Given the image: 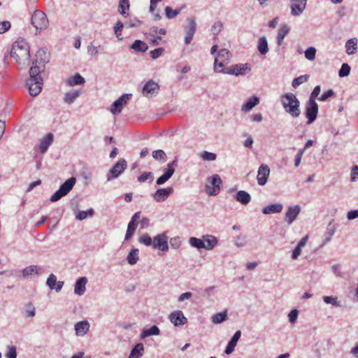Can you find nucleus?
Wrapping results in <instances>:
<instances>
[{
	"label": "nucleus",
	"mask_w": 358,
	"mask_h": 358,
	"mask_svg": "<svg viewBox=\"0 0 358 358\" xmlns=\"http://www.w3.org/2000/svg\"><path fill=\"white\" fill-rule=\"evenodd\" d=\"M223 24L220 21L215 22L212 27H211V31L213 35L216 36L217 35L222 29Z\"/></svg>",
	"instance_id": "57"
},
{
	"label": "nucleus",
	"mask_w": 358,
	"mask_h": 358,
	"mask_svg": "<svg viewBox=\"0 0 358 358\" xmlns=\"http://www.w3.org/2000/svg\"><path fill=\"white\" fill-rule=\"evenodd\" d=\"M227 316V310L218 313L213 315L211 321L214 324H220L226 320Z\"/></svg>",
	"instance_id": "40"
},
{
	"label": "nucleus",
	"mask_w": 358,
	"mask_h": 358,
	"mask_svg": "<svg viewBox=\"0 0 358 358\" xmlns=\"http://www.w3.org/2000/svg\"><path fill=\"white\" fill-rule=\"evenodd\" d=\"M283 209V206L280 203H276L268 205L263 208L262 213L265 215L280 213Z\"/></svg>",
	"instance_id": "24"
},
{
	"label": "nucleus",
	"mask_w": 358,
	"mask_h": 358,
	"mask_svg": "<svg viewBox=\"0 0 358 358\" xmlns=\"http://www.w3.org/2000/svg\"><path fill=\"white\" fill-rule=\"evenodd\" d=\"M189 243L192 247H194L198 250L203 249L205 247V243H203V237L201 238L191 237L189 239Z\"/></svg>",
	"instance_id": "39"
},
{
	"label": "nucleus",
	"mask_w": 358,
	"mask_h": 358,
	"mask_svg": "<svg viewBox=\"0 0 358 358\" xmlns=\"http://www.w3.org/2000/svg\"><path fill=\"white\" fill-rule=\"evenodd\" d=\"M153 335H157V325H153L149 329H144L141 332V338L144 339Z\"/></svg>",
	"instance_id": "44"
},
{
	"label": "nucleus",
	"mask_w": 358,
	"mask_h": 358,
	"mask_svg": "<svg viewBox=\"0 0 358 358\" xmlns=\"http://www.w3.org/2000/svg\"><path fill=\"white\" fill-rule=\"evenodd\" d=\"M138 259V250L136 248L131 249L127 257V260L131 265L136 264Z\"/></svg>",
	"instance_id": "37"
},
{
	"label": "nucleus",
	"mask_w": 358,
	"mask_h": 358,
	"mask_svg": "<svg viewBox=\"0 0 358 358\" xmlns=\"http://www.w3.org/2000/svg\"><path fill=\"white\" fill-rule=\"evenodd\" d=\"M6 358H17V349L14 345L7 347V352L5 355Z\"/></svg>",
	"instance_id": "56"
},
{
	"label": "nucleus",
	"mask_w": 358,
	"mask_h": 358,
	"mask_svg": "<svg viewBox=\"0 0 358 358\" xmlns=\"http://www.w3.org/2000/svg\"><path fill=\"white\" fill-rule=\"evenodd\" d=\"M168 249V241L166 240H162L159 236H158V250L166 252Z\"/></svg>",
	"instance_id": "60"
},
{
	"label": "nucleus",
	"mask_w": 358,
	"mask_h": 358,
	"mask_svg": "<svg viewBox=\"0 0 358 358\" xmlns=\"http://www.w3.org/2000/svg\"><path fill=\"white\" fill-rule=\"evenodd\" d=\"M173 192V188L172 187L158 189V202L164 201Z\"/></svg>",
	"instance_id": "29"
},
{
	"label": "nucleus",
	"mask_w": 358,
	"mask_h": 358,
	"mask_svg": "<svg viewBox=\"0 0 358 358\" xmlns=\"http://www.w3.org/2000/svg\"><path fill=\"white\" fill-rule=\"evenodd\" d=\"M203 243H205L204 249L207 250H213L217 244V239L213 235H203Z\"/></svg>",
	"instance_id": "26"
},
{
	"label": "nucleus",
	"mask_w": 358,
	"mask_h": 358,
	"mask_svg": "<svg viewBox=\"0 0 358 358\" xmlns=\"http://www.w3.org/2000/svg\"><path fill=\"white\" fill-rule=\"evenodd\" d=\"M201 158L204 161H215L216 159L217 155L215 153L210 152L208 151H203L200 154Z\"/></svg>",
	"instance_id": "52"
},
{
	"label": "nucleus",
	"mask_w": 358,
	"mask_h": 358,
	"mask_svg": "<svg viewBox=\"0 0 358 358\" xmlns=\"http://www.w3.org/2000/svg\"><path fill=\"white\" fill-rule=\"evenodd\" d=\"M301 208L299 205L290 206L285 214L284 220L287 224H292L297 218Z\"/></svg>",
	"instance_id": "13"
},
{
	"label": "nucleus",
	"mask_w": 358,
	"mask_h": 358,
	"mask_svg": "<svg viewBox=\"0 0 358 358\" xmlns=\"http://www.w3.org/2000/svg\"><path fill=\"white\" fill-rule=\"evenodd\" d=\"M138 241L147 246L152 245L154 248H157V236L152 239L149 235L145 234L140 236Z\"/></svg>",
	"instance_id": "30"
},
{
	"label": "nucleus",
	"mask_w": 358,
	"mask_h": 358,
	"mask_svg": "<svg viewBox=\"0 0 358 358\" xmlns=\"http://www.w3.org/2000/svg\"><path fill=\"white\" fill-rule=\"evenodd\" d=\"M156 89L157 83L153 80H150L144 85L142 89V94L147 98H151L154 96Z\"/></svg>",
	"instance_id": "19"
},
{
	"label": "nucleus",
	"mask_w": 358,
	"mask_h": 358,
	"mask_svg": "<svg viewBox=\"0 0 358 358\" xmlns=\"http://www.w3.org/2000/svg\"><path fill=\"white\" fill-rule=\"evenodd\" d=\"M188 24L185 27V43L189 44L193 39L194 35L196 30V23L192 18H188Z\"/></svg>",
	"instance_id": "14"
},
{
	"label": "nucleus",
	"mask_w": 358,
	"mask_h": 358,
	"mask_svg": "<svg viewBox=\"0 0 358 358\" xmlns=\"http://www.w3.org/2000/svg\"><path fill=\"white\" fill-rule=\"evenodd\" d=\"M251 71L250 65L245 64H237L231 65L225 69L224 73L234 76H243Z\"/></svg>",
	"instance_id": "6"
},
{
	"label": "nucleus",
	"mask_w": 358,
	"mask_h": 358,
	"mask_svg": "<svg viewBox=\"0 0 358 358\" xmlns=\"http://www.w3.org/2000/svg\"><path fill=\"white\" fill-rule=\"evenodd\" d=\"M291 14L293 16H299L305 10L307 0H290Z\"/></svg>",
	"instance_id": "16"
},
{
	"label": "nucleus",
	"mask_w": 358,
	"mask_h": 358,
	"mask_svg": "<svg viewBox=\"0 0 358 358\" xmlns=\"http://www.w3.org/2000/svg\"><path fill=\"white\" fill-rule=\"evenodd\" d=\"M87 53L92 57H96L99 54L98 47L91 43L87 46Z\"/></svg>",
	"instance_id": "63"
},
{
	"label": "nucleus",
	"mask_w": 358,
	"mask_h": 358,
	"mask_svg": "<svg viewBox=\"0 0 358 358\" xmlns=\"http://www.w3.org/2000/svg\"><path fill=\"white\" fill-rule=\"evenodd\" d=\"M87 279L86 277H81L78 278L74 286V293L77 295L82 296L84 294L86 290V284Z\"/></svg>",
	"instance_id": "21"
},
{
	"label": "nucleus",
	"mask_w": 358,
	"mask_h": 358,
	"mask_svg": "<svg viewBox=\"0 0 358 358\" xmlns=\"http://www.w3.org/2000/svg\"><path fill=\"white\" fill-rule=\"evenodd\" d=\"M305 116L308 119L307 124H310L317 118L318 113V105L316 101H308L306 104Z\"/></svg>",
	"instance_id": "7"
},
{
	"label": "nucleus",
	"mask_w": 358,
	"mask_h": 358,
	"mask_svg": "<svg viewBox=\"0 0 358 358\" xmlns=\"http://www.w3.org/2000/svg\"><path fill=\"white\" fill-rule=\"evenodd\" d=\"M131 96V94H124L111 105L110 111L113 115L121 113L124 105H125Z\"/></svg>",
	"instance_id": "11"
},
{
	"label": "nucleus",
	"mask_w": 358,
	"mask_h": 358,
	"mask_svg": "<svg viewBox=\"0 0 358 358\" xmlns=\"http://www.w3.org/2000/svg\"><path fill=\"white\" fill-rule=\"evenodd\" d=\"M222 180L217 174H214L206 179L205 185L206 193L209 196H216L221 189Z\"/></svg>",
	"instance_id": "5"
},
{
	"label": "nucleus",
	"mask_w": 358,
	"mask_h": 358,
	"mask_svg": "<svg viewBox=\"0 0 358 358\" xmlns=\"http://www.w3.org/2000/svg\"><path fill=\"white\" fill-rule=\"evenodd\" d=\"M176 165L177 159H175L173 161L169 163L166 167L162 169L164 173L161 176L158 177V185L165 183L171 178L175 172V166Z\"/></svg>",
	"instance_id": "9"
},
{
	"label": "nucleus",
	"mask_w": 358,
	"mask_h": 358,
	"mask_svg": "<svg viewBox=\"0 0 358 358\" xmlns=\"http://www.w3.org/2000/svg\"><path fill=\"white\" fill-rule=\"evenodd\" d=\"M127 166V163L124 159H120L110 169L109 175L107 177L108 180L117 178L120 176Z\"/></svg>",
	"instance_id": "8"
},
{
	"label": "nucleus",
	"mask_w": 358,
	"mask_h": 358,
	"mask_svg": "<svg viewBox=\"0 0 358 358\" xmlns=\"http://www.w3.org/2000/svg\"><path fill=\"white\" fill-rule=\"evenodd\" d=\"M235 199L243 205H248L251 201V196L244 190H239L236 193Z\"/></svg>",
	"instance_id": "28"
},
{
	"label": "nucleus",
	"mask_w": 358,
	"mask_h": 358,
	"mask_svg": "<svg viewBox=\"0 0 358 358\" xmlns=\"http://www.w3.org/2000/svg\"><path fill=\"white\" fill-rule=\"evenodd\" d=\"M304 54L308 60L313 61L315 59L316 49L314 47H309L305 50Z\"/></svg>",
	"instance_id": "53"
},
{
	"label": "nucleus",
	"mask_w": 358,
	"mask_h": 358,
	"mask_svg": "<svg viewBox=\"0 0 358 358\" xmlns=\"http://www.w3.org/2000/svg\"><path fill=\"white\" fill-rule=\"evenodd\" d=\"M346 52L348 55H352L355 53L357 50V41L355 38L348 40L345 44Z\"/></svg>",
	"instance_id": "42"
},
{
	"label": "nucleus",
	"mask_w": 358,
	"mask_h": 358,
	"mask_svg": "<svg viewBox=\"0 0 358 358\" xmlns=\"http://www.w3.org/2000/svg\"><path fill=\"white\" fill-rule=\"evenodd\" d=\"M336 225L334 224H333L332 221H331L327 227V230H326V233H325L326 237L322 243V245L327 244V243H329L331 241L332 236L334 235V234L336 232Z\"/></svg>",
	"instance_id": "31"
},
{
	"label": "nucleus",
	"mask_w": 358,
	"mask_h": 358,
	"mask_svg": "<svg viewBox=\"0 0 358 358\" xmlns=\"http://www.w3.org/2000/svg\"><path fill=\"white\" fill-rule=\"evenodd\" d=\"M41 268L36 265H31L26 267L22 271V277L24 278H31L34 275H38L41 273Z\"/></svg>",
	"instance_id": "20"
},
{
	"label": "nucleus",
	"mask_w": 358,
	"mask_h": 358,
	"mask_svg": "<svg viewBox=\"0 0 358 358\" xmlns=\"http://www.w3.org/2000/svg\"><path fill=\"white\" fill-rule=\"evenodd\" d=\"M257 49L263 55H266L268 52V42L265 36H262L259 38Z\"/></svg>",
	"instance_id": "35"
},
{
	"label": "nucleus",
	"mask_w": 358,
	"mask_h": 358,
	"mask_svg": "<svg viewBox=\"0 0 358 358\" xmlns=\"http://www.w3.org/2000/svg\"><path fill=\"white\" fill-rule=\"evenodd\" d=\"M248 236L246 235H240L236 237L234 244L238 248H242L247 244Z\"/></svg>",
	"instance_id": "51"
},
{
	"label": "nucleus",
	"mask_w": 358,
	"mask_h": 358,
	"mask_svg": "<svg viewBox=\"0 0 358 358\" xmlns=\"http://www.w3.org/2000/svg\"><path fill=\"white\" fill-rule=\"evenodd\" d=\"M53 138V134L49 133L41 141L39 149L42 153H45L48 147L52 143Z\"/></svg>",
	"instance_id": "27"
},
{
	"label": "nucleus",
	"mask_w": 358,
	"mask_h": 358,
	"mask_svg": "<svg viewBox=\"0 0 358 358\" xmlns=\"http://www.w3.org/2000/svg\"><path fill=\"white\" fill-rule=\"evenodd\" d=\"M169 317L175 327L182 326L187 322V317L181 310H176L171 313Z\"/></svg>",
	"instance_id": "15"
},
{
	"label": "nucleus",
	"mask_w": 358,
	"mask_h": 358,
	"mask_svg": "<svg viewBox=\"0 0 358 358\" xmlns=\"http://www.w3.org/2000/svg\"><path fill=\"white\" fill-rule=\"evenodd\" d=\"M289 31V28L286 25H282L280 29L278 30V36H277V43L278 45H280L285 37V36Z\"/></svg>",
	"instance_id": "38"
},
{
	"label": "nucleus",
	"mask_w": 358,
	"mask_h": 358,
	"mask_svg": "<svg viewBox=\"0 0 358 358\" xmlns=\"http://www.w3.org/2000/svg\"><path fill=\"white\" fill-rule=\"evenodd\" d=\"M308 78L309 76L307 74L300 76L292 80V85L294 88H297L300 85L307 82Z\"/></svg>",
	"instance_id": "43"
},
{
	"label": "nucleus",
	"mask_w": 358,
	"mask_h": 358,
	"mask_svg": "<svg viewBox=\"0 0 358 358\" xmlns=\"http://www.w3.org/2000/svg\"><path fill=\"white\" fill-rule=\"evenodd\" d=\"M11 27V24L9 21L0 22V34L7 31Z\"/></svg>",
	"instance_id": "61"
},
{
	"label": "nucleus",
	"mask_w": 358,
	"mask_h": 358,
	"mask_svg": "<svg viewBox=\"0 0 358 358\" xmlns=\"http://www.w3.org/2000/svg\"><path fill=\"white\" fill-rule=\"evenodd\" d=\"M75 213H76V218L77 220H83L87 216L92 217L94 213V211L92 208H90L87 211H84V210H78L77 212L75 211Z\"/></svg>",
	"instance_id": "41"
},
{
	"label": "nucleus",
	"mask_w": 358,
	"mask_h": 358,
	"mask_svg": "<svg viewBox=\"0 0 358 358\" xmlns=\"http://www.w3.org/2000/svg\"><path fill=\"white\" fill-rule=\"evenodd\" d=\"M130 48L137 52H144L148 49V46L143 41L136 40L131 45Z\"/></svg>",
	"instance_id": "33"
},
{
	"label": "nucleus",
	"mask_w": 358,
	"mask_h": 358,
	"mask_svg": "<svg viewBox=\"0 0 358 358\" xmlns=\"http://www.w3.org/2000/svg\"><path fill=\"white\" fill-rule=\"evenodd\" d=\"M141 219V212H136L131 217V220L129 221L127 232L124 237V241H129L134 234L135 231L136 230L137 226L140 222Z\"/></svg>",
	"instance_id": "10"
},
{
	"label": "nucleus",
	"mask_w": 358,
	"mask_h": 358,
	"mask_svg": "<svg viewBox=\"0 0 358 358\" xmlns=\"http://www.w3.org/2000/svg\"><path fill=\"white\" fill-rule=\"evenodd\" d=\"M29 46L25 41H17L12 45L10 56L19 64L27 66L29 63Z\"/></svg>",
	"instance_id": "1"
},
{
	"label": "nucleus",
	"mask_w": 358,
	"mask_h": 358,
	"mask_svg": "<svg viewBox=\"0 0 358 358\" xmlns=\"http://www.w3.org/2000/svg\"><path fill=\"white\" fill-rule=\"evenodd\" d=\"M320 87L319 85L315 86L310 95L308 101H315V99L320 94Z\"/></svg>",
	"instance_id": "62"
},
{
	"label": "nucleus",
	"mask_w": 358,
	"mask_h": 358,
	"mask_svg": "<svg viewBox=\"0 0 358 358\" xmlns=\"http://www.w3.org/2000/svg\"><path fill=\"white\" fill-rule=\"evenodd\" d=\"M85 79L79 73H76L73 76H71L66 80V85L68 86H74L78 85H82L85 83Z\"/></svg>",
	"instance_id": "32"
},
{
	"label": "nucleus",
	"mask_w": 358,
	"mask_h": 358,
	"mask_svg": "<svg viewBox=\"0 0 358 358\" xmlns=\"http://www.w3.org/2000/svg\"><path fill=\"white\" fill-rule=\"evenodd\" d=\"M350 66L348 64H343L339 71L338 76L341 78L346 77L350 74Z\"/></svg>",
	"instance_id": "54"
},
{
	"label": "nucleus",
	"mask_w": 358,
	"mask_h": 358,
	"mask_svg": "<svg viewBox=\"0 0 358 358\" xmlns=\"http://www.w3.org/2000/svg\"><path fill=\"white\" fill-rule=\"evenodd\" d=\"M90 329V324L87 321L78 322L75 324L76 334L78 336H83Z\"/></svg>",
	"instance_id": "23"
},
{
	"label": "nucleus",
	"mask_w": 358,
	"mask_h": 358,
	"mask_svg": "<svg viewBox=\"0 0 358 358\" xmlns=\"http://www.w3.org/2000/svg\"><path fill=\"white\" fill-rule=\"evenodd\" d=\"M129 0H120L118 5V10L121 15H125L127 14L126 10H129Z\"/></svg>",
	"instance_id": "48"
},
{
	"label": "nucleus",
	"mask_w": 358,
	"mask_h": 358,
	"mask_svg": "<svg viewBox=\"0 0 358 358\" xmlns=\"http://www.w3.org/2000/svg\"><path fill=\"white\" fill-rule=\"evenodd\" d=\"M217 56L222 61L226 62L227 63L230 61V52L227 49L222 48L220 50Z\"/></svg>",
	"instance_id": "50"
},
{
	"label": "nucleus",
	"mask_w": 358,
	"mask_h": 358,
	"mask_svg": "<svg viewBox=\"0 0 358 358\" xmlns=\"http://www.w3.org/2000/svg\"><path fill=\"white\" fill-rule=\"evenodd\" d=\"M31 23L36 28V34H37L41 30L48 28L49 20L44 12L40 10H36L32 14Z\"/></svg>",
	"instance_id": "4"
},
{
	"label": "nucleus",
	"mask_w": 358,
	"mask_h": 358,
	"mask_svg": "<svg viewBox=\"0 0 358 358\" xmlns=\"http://www.w3.org/2000/svg\"><path fill=\"white\" fill-rule=\"evenodd\" d=\"M165 15L168 19H173L178 16L180 12V9L173 10L169 6H166L164 9Z\"/></svg>",
	"instance_id": "49"
},
{
	"label": "nucleus",
	"mask_w": 358,
	"mask_h": 358,
	"mask_svg": "<svg viewBox=\"0 0 358 358\" xmlns=\"http://www.w3.org/2000/svg\"><path fill=\"white\" fill-rule=\"evenodd\" d=\"M41 64H36V62L32 63V66L29 69V79L38 80V78H42L40 73L45 69V59H41Z\"/></svg>",
	"instance_id": "18"
},
{
	"label": "nucleus",
	"mask_w": 358,
	"mask_h": 358,
	"mask_svg": "<svg viewBox=\"0 0 358 358\" xmlns=\"http://www.w3.org/2000/svg\"><path fill=\"white\" fill-rule=\"evenodd\" d=\"M154 174L151 172H144L138 178V180L140 182H151L154 180Z\"/></svg>",
	"instance_id": "46"
},
{
	"label": "nucleus",
	"mask_w": 358,
	"mask_h": 358,
	"mask_svg": "<svg viewBox=\"0 0 358 358\" xmlns=\"http://www.w3.org/2000/svg\"><path fill=\"white\" fill-rule=\"evenodd\" d=\"M76 182V178L75 177H71L67 179L59 188L52 195L50 199L51 202H56L61 199L62 197L67 195L70 191L73 189Z\"/></svg>",
	"instance_id": "3"
},
{
	"label": "nucleus",
	"mask_w": 358,
	"mask_h": 358,
	"mask_svg": "<svg viewBox=\"0 0 358 358\" xmlns=\"http://www.w3.org/2000/svg\"><path fill=\"white\" fill-rule=\"evenodd\" d=\"M141 24V21L136 17L129 19L125 22L126 27H128L129 28L139 27Z\"/></svg>",
	"instance_id": "59"
},
{
	"label": "nucleus",
	"mask_w": 358,
	"mask_h": 358,
	"mask_svg": "<svg viewBox=\"0 0 358 358\" xmlns=\"http://www.w3.org/2000/svg\"><path fill=\"white\" fill-rule=\"evenodd\" d=\"M57 282L56 275L52 273L48 276L46 284L50 289H53L56 286Z\"/></svg>",
	"instance_id": "58"
},
{
	"label": "nucleus",
	"mask_w": 358,
	"mask_h": 358,
	"mask_svg": "<svg viewBox=\"0 0 358 358\" xmlns=\"http://www.w3.org/2000/svg\"><path fill=\"white\" fill-rule=\"evenodd\" d=\"M143 345L142 343H138L131 350L128 358H139L143 355Z\"/></svg>",
	"instance_id": "36"
},
{
	"label": "nucleus",
	"mask_w": 358,
	"mask_h": 358,
	"mask_svg": "<svg viewBox=\"0 0 358 358\" xmlns=\"http://www.w3.org/2000/svg\"><path fill=\"white\" fill-rule=\"evenodd\" d=\"M280 102L285 111L293 118L301 115L300 101L296 95L289 92L281 96Z\"/></svg>",
	"instance_id": "2"
},
{
	"label": "nucleus",
	"mask_w": 358,
	"mask_h": 358,
	"mask_svg": "<svg viewBox=\"0 0 358 358\" xmlns=\"http://www.w3.org/2000/svg\"><path fill=\"white\" fill-rule=\"evenodd\" d=\"M270 174V169L269 167L266 164H262L257 171V182L259 185L263 186L264 185L268 180V178Z\"/></svg>",
	"instance_id": "17"
},
{
	"label": "nucleus",
	"mask_w": 358,
	"mask_h": 358,
	"mask_svg": "<svg viewBox=\"0 0 358 358\" xmlns=\"http://www.w3.org/2000/svg\"><path fill=\"white\" fill-rule=\"evenodd\" d=\"M323 301L326 303H331L332 304L333 306H339L340 304L337 301L336 299V298H334L333 296H324L323 297Z\"/></svg>",
	"instance_id": "64"
},
{
	"label": "nucleus",
	"mask_w": 358,
	"mask_h": 358,
	"mask_svg": "<svg viewBox=\"0 0 358 358\" xmlns=\"http://www.w3.org/2000/svg\"><path fill=\"white\" fill-rule=\"evenodd\" d=\"M241 331L238 330L235 332V334H234L232 338L229 341V343L226 347V349L224 350V352L227 355H230L234 350V348L237 344L238 341L239 340V338L241 337Z\"/></svg>",
	"instance_id": "22"
},
{
	"label": "nucleus",
	"mask_w": 358,
	"mask_h": 358,
	"mask_svg": "<svg viewBox=\"0 0 358 358\" xmlns=\"http://www.w3.org/2000/svg\"><path fill=\"white\" fill-rule=\"evenodd\" d=\"M26 317H33L36 315V308L34 305L31 303L25 306Z\"/></svg>",
	"instance_id": "55"
},
{
	"label": "nucleus",
	"mask_w": 358,
	"mask_h": 358,
	"mask_svg": "<svg viewBox=\"0 0 358 358\" xmlns=\"http://www.w3.org/2000/svg\"><path fill=\"white\" fill-rule=\"evenodd\" d=\"M81 94L79 90L70 91L65 94L64 97V101L66 103H72Z\"/></svg>",
	"instance_id": "34"
},
{
	"label": "nucleus",
	"mask_w": 358,
	"mask_h": 358,
	"mask_svg": "<svg viewBox=\"0 0 358 358\" xmlns=\"http://www.w3.org/2000/svg\"><path fill=\"white\" fill-rule=\"evenodd\" d=\"M124 27V24L121 21H117L113 27L114 33L119 41L122 40V31Z\"/></svg>",
	"instance_id": "45"
},
{
	"label": "nucleus",
	"mask_w": 358,
	"mask_h": 358,
	"mask_svg": "<svg viewBox=\"0 0 358 358\" xmlns=\"http://www.w3.org/2000/svg\"><path fill=\"white\" fill-rule=\"evenodd\" d=\"M259 103V99L256 96H252L241 106V110L243 112H249Z\"/></svg>",
	"instance_id": "25"
},
{
	"label": "nucleus",
	"mask_w": 358,
	"mask_h": 358,
	"mask_svg": "<svg viewBox=\"0 0 358 358\" xmlns=\"http://www.w3.org/2000/svg\"><path fill=\"white\" fill-rule=\"evenodd\" d=\"M26 84L29 88L30 95L32 96H36L41 92L43 85V78H38V80L28 79Z\"/></svg>",
	"instance_id": "12"
},
{
	"label": "nucleus",
	"mask_w": 358,
	"mask_h": 358,
	"mask_svg": "<svg viewBox=\"0 0 358 358\" xmlns=\"http://www.w3.org/2000/svg\"><path fill=\"white\" fill-rule=\"evenodd\" d=\"M36 57V59L33 62H36V64H41V59H45V64L48 62L46 51L43 48H41L37 51Z\"/></svg>",
	"instance_id": "47"
}]
</instances>
